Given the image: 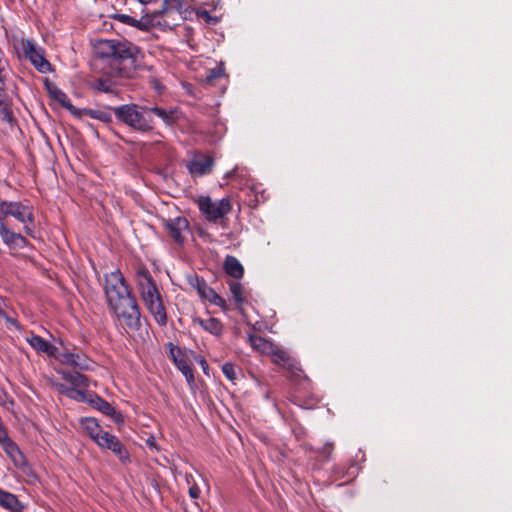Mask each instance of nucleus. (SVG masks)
<instances>
[{
    "label": "nucleus",
    "instance_id": "4c0bfd02",
    "mask_svg": "<svg viewBox=\"0 0 512 512\" xmlns=\"http://www.w3.org/2000/svg\"><path fill=\"white\" fill-rule=\"evenodd\" d=\"M28 245H29V241L27 240V238L19 233L17 236V239H16L15 249L16 248H25Z\"/></svg>",
    "mask_w": 512,
    "mask_h": 512
},
{
    "label": "nucleus",
    "instance_id": "412c9836",
    "mask_svg": "<svg viewBox=\"0 0 512 512\" xmlns=\"http://www.w3.org/2000/svg\"><path fill=\"white\" fill-rule=\"evenodd\" d=\"M62 378L69 382L72 388H83L89 387V378L77 371H61Z\"/></svg>",
    "mask_w": 512,
    "mask_h": 512
},
{
    "label": "nucleus",
    "instance_id": "6e6552de",
    "mask_svg": "<svg viewBox=\"0 0 512 512\" xmlns=\"http://www.w3.org/2000/svg\"><path fill=\"white\" fill-rule=\"evenodd\" d=\"M162 227L168 236L178 245H183L187 235L190 233V224L186 217L178 216L175 218L162 219Z\"/></svg>",
    "mask_w": 512,
    "mask_h": 512
},
{
    "label": "nucleus",
    "instance_id": "7ed1b4c3",
    "mask_svg": "<svg viewBox=\"0 0 512 512\" xmlns=\"http://www.w3.org/2000/svg\"><path fill=\"white\" fill-rule=\"evenodd\" d=\"M135 281L141 298L153 316L155 322L164 327L167 325L168 317L159 288L154 281L150 271L145 265H139L135 272Z\"/></svg>",
    "mask_w": 512,
    "mask_h": 512
},
{
    "label": "nucleus",
    "instance_id": "2f4dec72",
    "mask_svg": "<svg viewBox=\"0 0 512 512\" xmlns=\"http://www.w3.org/2000/svg\"><path fill=\"white\" fill-rule=\"evenodd\" d=\"M185 0H163L162 11H181L184 7Z\"/></svg>",
    "mask_w": 512,
    "mask_h": 512
},
{
    "label": "nucleus",
    "instance_id": "5701e85b",
    "mask_svg": "<svg viewBox=\"0 0 512 512\" xmlns=\"http://www.w3.org/2000/svg\"><path fill=\"white\" fill-rule=\"evenodd\" d=\"M51 98L56 100L63 108L67 109L73 115H79V110L71 103L68 95L59 88L49 90Z\"/></svg>",
    "mask_w": 512,
    "mask_h": 512
},
{
    "label": "nucleus",
    "instance_id": "39448f33",
    "mask_svg": "<svg viewBox=\"0 0 512 512\" xmlns=\"http://www.w3.org/2000/svg\"><path fill=\"white\" fill-rule=\"evenodd\" d=\"M198 207L200 212L209 222H217L219 219L224 218V216L232 209V205L228 198H222L219 201H212L208 196L199 198Z\"/></svg>",
    "mask_w": 512,
    "mask_h": 512
},
{
    "label": "nucleus",
    "instance_id": "7c9ffc66",
    "mask_svg": "<svg viewBox=\"0 0 512 512\" xmlns=\"http://www.w3.org/2000/svg\"><path fill=\"white\" fill-rule=\"evenodd\" d=\"M90 393L91 392L87 391V389L72 388L68 398L77 402L88 403Z\"/></svg>",
    "mask_w": 512,
    "mask_h": 512
},
{
    "label": "nucleus",
    "instance_id": "cd10ccee",
    "mask_svg": "<svg viewBox=\"0 0 512 512\" xmlns=\"http://www.w3.org/2000/svg\"><path fill=\"white\" fill-rule=\"evenodd\" d=\"M334 450L333 442H326L321 448L314 451L315 457L321 463H326L331 460V456Z\"/></svg>",
    "mask_w": 512,
    "mask_h": 512
},
{
    "label": "nucleus",
    "instance_id": "0eeeda50",
    "mask_svg": "<svg viewBox=\"0 0 512 512\" xmlns=\"http://www.w3.org/2000/svg\"><path fill=\"white\" fill-rule=\"evenodd\" d=\"M14 217L21 223H33L34 216L32 208L21 202L1 201L0 202V223L5 222L7 217Z\"/></svg>",
    "mask_w": 512,
    "mask_h": 512
},
{
    "label": "nucleus",
    "instance_id": "4be33fe9",
    "mask_svg": "<svg viewBox=\"0 0 512 512\" xmlns=\"http://www.w3.org/2000/svg\"><path fill=\"white\" fill-rule=\"evenodd\" d=\"M81 426L95 443H97L100 439L99 437L106 432L100 427L97 420L94 418L82 419Z\"/></svg>",
    "mask_w": 512,
    "mask_h": 512
},
{
    "label": "nucleus",
    "instance_id": "f704fd0d",
    "mask_svg": "<svg viewBox=\"0 0 512 512\" xmlns=\"http://www.w3.org/2000/svg\"><path fill=\"white\" fill-rule=\"evenodd\" d=\"M151 22H152V20L150 18L142 17L140 20L136 19V23L132 27H136L141 30H149V28L152 25Z\"/></svg>",
    "mask_w": 512,
    "mask_h": 512
},
{
    "label": "nucleus",
    "instance_id": "9b49d317",
    "mask_svg": "<svg viewBox=\"0 0 512 512\" xmlns=\"http://www.w3.org/2000/svg\"><path fill=\"white\" fill-rule=\"evenodd\" d=\"M99 438V441L96 443L99 447L110 450L122 463L130 461L129 452L118 437L106 431Z\"/></svg>",
    "mask_w": 512,
    "mask_h": 512
},
{
    "label": "nucleus",
    "instance_id": "f3484780",
    "mask_svg": "<svg viewBox=\"0 0 512 512\" xmlns=\"http://www.w3.org/2000/svg\"><path fill=\"white\" fill-rule=\"evenodd\" d=\"M269 354H271V359L275 364L283 366L290 371H294V369H296L295 360L291 358L285 350L273 345Z\"/></svg>",
    "mask_w": 512,
    "mask_h": 512
},
{
    "label": "nucleus",
    "instance_id": "37998d69",
    "mask_svg": "<svg viewBox=\"0 0 512 512\" xmlns=\"http://www.w3.org/2000/svg\"><path fill=\"white\" fill-rule=\"evenodd\" d=\"M23 224H24V232H25L28 236L33 237V238H34V237H35V235H34V230H33V228L29 225L30 223H29V222H27V223H23Z\"/></svg>",
    "mask_w": 512,
    "mask_h": 512
},
{
    "label": "nucleus",
    "instance_id": "79ce46f5",
    "mask_svg": "<svg viewBox=\"0 0 512 512\" xmlns=\"http://www.w3.org/2000/svg\"><path fill=\"white\" fill-rule=\"evenodd\" d=\"M189 494L192 498H198L199 494H200V490L199 488L196 486V485H193L189 488Z\"/></svg>",
    "mask_w": 512,
    "mask_h": 512
},
{
    "label": "nucleus",
    "instance_id": "2eb2a0df",
    "mask_svg": "<svg viewBox=\"0 0 512 512\" xmlns=\"http://www.w3.org/2000/svg\"><path fill=\"white\" fill-rule=\"evenodd\" d=\"M26 341L38 353H44L50 357H55L57 359L59 354L58 348L49 343L48 341H46L41 336L36 335L33 332H30V336L26 337Z\"/></svg>",
    "mask_w": 512,
    "mask_h": 512
},
{
    "label": "nucleus",
    "instance_id": "c03bdc74",
    "mask_svg": "<svg viewBox=\"0 0 512 512\" xmlns=\"http://www.w3.org/2000/svg\"><path fill=\"white\" fill-rule=\"evenodd\" d=\"M152 483H153V484H155V485H154L155 489H156L157 491H159L160 487H159V485H158V482H152Z\"/></svg>",
    "mask_w": 512,
    "mask_h": 512
},
{
    "label": "nucleus",
    "instance_id": "4468645a",
    "mask_svg": "<svg viewBox=\"0 0 512 512\" xmlns=\"http://www.w3.org/2000/svg\"><path fill=\"white\" fill-rule=\"evenodd\" d=\"M88 404L102 412L104 415L111 417L115 422L122 421V416L119 412L115 410V408L107 402L105 399L100 397L94 392L90 393V397L88 400Z\"/></svg>",
    "mask_w": 512,
    "mask_h": 512
},
{
    "label": "nucleus",
    "instance_id": "473e14b6",
    "mask_svg": "<svg viewBox=\"0 0 512 512\" xmlns=\"http://www.w3.org/2000/svg\"><path fill=\"white\" fill-rule=\"evenodd\" d=\"M222 372L224 376L231 382H234L238 378L236 367L231 362H226L222 365Z\"/></svg>",
    "mask_w": 512,
    "mask_h": 512
},
{
    "label": "nucleus",
    "instance_id": "ea45409f",
    "mask_svg": "<svg viewBox=\"0 0 512 512\" xmlns=\"http://www.w3.org/2000/svg\"><path fill=\"white\" fill-rule=\"evenodd\" d=\"M7 300L4 297L0 296V318L6 317L7 314Z\"/></svg>",
    "mask_w": 512,
    "mask_h": 512
},
{
    "label": "nucleus",
    "instance_id": "58836bf2",
    "mask_svg": "<svg viewBox=\"0 0 512 512\" xmlns=\"http://www.w3.org/2000/svg\"><path fill=\"white\" fill-rule=\"evenodd\" d=\"M359 470H360V467L358 465H356V464L352 465L348 469L347 474H346V476L349 477L348 480H354L357 477V473Z\"/></svg>",
    "mask_w": 512,
    "mask_h": 512
},
{
    "label": "nucleus",
    "instance_id": "a18cd8bd",
    "mask_svg": "<svg viewBox=\"0 0 512 512\" xmlns=\"http://www.w3.org/2000/svg\"><path fill=\"white\" fill-rule=\"evenodd\" d=\"M201 364H202V366H204V365H206V366H207V362H206V360L202 359V360H201ZM203 369L205 370V367H203Z\"/></svg>",
    "mask_w": 512,
    "mask_h": 512
},
{
    "label": "nucleus",
    "instance_id": "c85d7f7f",
    "mask_svg": "<svg viewBox=\"0 0 512 512\" xmlns=\"http://www.w3.org/2000/svg\"><path fill=\"white\" fill-rule=\"evenodd\" d=\"M85 114L92 119L102 121L104 123L112 122L111 112L108 110L101 109H87Z\"/></svg>",
    "mask_w": 512,
    "mask_h": 512
},
{
    "label": "nucleus",
    "instance_id": "dca6fc26",
    "mask_svg": "<svg viewBox=\"0 0 512 512\" xmlns=\"http://www.w3.org/2000/svg\"><path fill=\"white\" fill-rule=\"evenodd\" d=\"M214 160L210 156H200L192 159L188 164L187 168L192 175L204 176L212 171Z\"/></svg>",
    "mask_w": 512,
    "mask_h": 512
},
{
    "label": "nucleus",
    "instance_id": "72a5a7b5",
    "mask_svg": "<svg viewBox=\"0 0 512 512\" xmlns=\"http://www.w3.org/2000/svg\"><path fill=\"white\" fill-rule=\"evenodd\" d=\"M196 15L208 24H216L218 22V17L211 16L209 11L203 8H197Z\"/></svg>",
    "mask_w": 512,
    "mask_h": 512
},
{
    "label": "nucleus",
    "instance_id": "e433bc0d",
    "mask_svg": "<svg viewBox=\"0 0 512 512\" xmlns=\"http://www.w3.org/2000/svg\"><path fill=\"white\" fill-rule=\"evenodd\" d=\"M54 386L61 395H64L66 397L69 396L72 389V386H67L63 383H55Z\"/></svg>",
    "mask_w": 512,
    "mask_h": 512
},
{
    "label": "nucleus",
    "instance_id": "a878e982",
    "mask_svg": "<svg viewBox=\"0 0 512 512\" xmlns=\"http://www.w3.org/2000/svg\"><path fill=\"white\" fill-rule=\"evenodd\" d=\"M249 343L252 348L261 353H269L273 344L259 335H249Z\"/></svg>",
    "mask_w": 512,
    "mask_h": 512
},
{
    "label": "nucleus",
    "instance_id": "a19ab883",
    "mask_svg": "<svg viewBox=\"0 0 512 512\" xmlns=\"http://www.w3.org/2000/svg\"><path fill=\"white\" fill-rule=\"evenodd\" d=\"M3 319H5L8 323L12 324L17 329H20V323L18 322V320H16L15 318L10 317L8 315V313L6 314V317H3Z\"/></svg>",
    "mask_w": 512,
    "mask_h": 512
},
{
    "label": "nucleus",
    "instance_id": "20e7f679",
    "mask_svg": "<svg viewBox=\"0 0 512 512\" xmlns=\"http://www.w3.org/2000/svg\"><path fill=\"white\" fill-rule=\"evenodd\" d=\"M110 109L119 122L138 132L147 133L154 129V121L149 115L148 105L124 104Z\"/></svg>",
    "mask_w": 512,
    "mask_h": 512
},
{
    "label": "nucleus",
    "instance_id": "c756f323",
    "mask_svg": "<svg viewBox=\"0 0 512 512\" xmlns=\"http://www.w3.org/2000/svg\"><path fill=\"white\" fill-rule=\"evenodd\" d=\"M224 77V68L217 66L213 69H209L205 76V82L208 85H215L216 81Z\"/></svg>",
    "mask_w": 512,
    "mask_h": 512
},
{
    "label": "nucleus",
    "instance_id": "aec40b11",
    "mask_svg": "<svg viewBox=\"0 0 512 512\" xmlns=\"http://www.w3.org/2000/svg\"><path fill=\"white\" fill-rule=\"evenodd\" d=\"M193 322L212 335L219 336L222 334L223 325L217 318L209 317L207 319H203L197 317L193 319Z\"/></svg>",
    "mask_w": 512,
    "mask_h": 512
},
{
    "label": "nucleus",
    "instance_id": "b1692460",
    "mask_svg": "<svg viewBox=\"0 0 512 512\" xmlns=\"http://www.w3.org/2000/svg\"><path fill=\"white\" fill-rule=\"evenodd\" d=\"M0 506L11 512H21L23 505L18 498L9 492L0 489Z\"/></svg>",
    "mask_w": 512,
    "mask_h": 512
},
{
    "label": "nucleus",
    "instance_id": "ddd939ff",
    "mask_svg": "<svg viewBox=\"0 0 512 512\" xmlns=\"http://www.w3.org/2000/svg\"><path fill=\"white\" fill-rule=\"evenodd\" d=\"M7 66V61L4 57L2 50L0 49V118L12 125L15 122L13 112L11 110L7 95L4 90V71Z\"/></svg>",
    "mask_w": 512,
    "mask_h": 512
},
{
    "label": "nucleus",
    "instance_id": "f03ea898",
    "mask_svg": "<svg viewBox=\"0 0 512 512\" xmlns=\"http://www.w3.org/2000/svg\"><path fill=\"white\" fill-rule=\"evenodd\" d=\"M105 296L110 309L132 331L141 327V313L135 297L119 269L105 275Z\"/></svg>",
    "mask_w": 512,
    "mask_h": 512
},
{
    "label": "nucleus",
    "instance_id": "6ab92c4d",
    "mask_svg": "<svg viewBox=\"0 0 512 512\" xmlns=\"http://www.w3.org/2000/svg\"><path fill=\"white\" fill-rule=\"evenodd\" d=\"M223 268L226 274L234 279H240L244 275L243 265L235 256L227 255L224 260Z\"/></svg>",
    "mask_w": 512,
    "mask_h": 512
},
{
    "label": "nucleus",
    "instance_id": "f257e3e1",
    "mask_svg": "<svg viewBox=\"0 0 512 512\" xmlns=\"http://www.w3.org/2000/svg\"><path fill=\"white\" fill-rule=\"evenodd\" d=\"M94 69L101 74L91 87L99 92L115 93L117 86L125 79L136 75L139 62V48L127 40H99L94 46Z\"/></svg>",
    "mask_w": 512,
    "mask_h": 512
},
{
    "label": "nucleus",
    "instance_id": "1a4fd4ad",
    "mask_svg": "<svg viewBox=\"0 0 512 512\" xmlns=\"http://www.w3.org/2000/svg\"><path fill=\"white\" fill-rule=\"evenodd\" d=\"M23 52L30 60L32 65L40 72V73H48L51 71V64L45 58V53L43 48L39 47L33 40L26 39L22 42Z\"/></svg>",
    "mask_w": 512,
    "mask_h": 512
},
{
    "label": "nucleus",
    "instance_id": "423d86ee",
    "mask_svg": "<svg viewBox=\"0 0 512 512\" xmlns=\"http://www.w3.org/2000/svg\"><path fill=\"white\" fill-rule=\"evenodd\" d=\"M61 344L63 346V350L59 352L57 357L61 363L83 371L92 369L94 362L85 353L75 346L70 348L63 343Z\"/></svg>",
    "mask_w": 512,
    "mask_h": 512
},
{
    "label": "nucleus",
    "instance_id": "bb28decb",
    "mask_svg": "<svg viewBox=\"0 0 512 512\" xmlns=\"http://www.w3.org/2000/svg\"><path fill=\"white\" fill-rule=\"evenodd\" d=\"M231 295L238 307L242 306L245 302L244 289L241 283L231 280L228 282Z\"/></svg>",
    "mask_w": 512,
    "mask_h": 512
},
{
    "label": "nucleus",
    "instance_id": "393cba45",
    "mask_svg": "<svg viewBox=\"0 0 512 512\" xmlns=\"http://www.w3.org/2000/svg\"><path fill=\"white\" fill-rule=\"evenodd\" d=\"M19 233L8 228L6 222L0 223V237L3 243L10 249H15L16 239Z\"/></svg>",
    "mask_w": 512,
    "mask_h": 512
},
{
    "label": "nucleus",
    "instance_id": "9d476101",
    "mask_svg": "<svg viewBox=\"0 0 512 512\" xmlns=\"http://www.w3.org/2000/svg\"><path fill=\"white\" fill-rule=\"evenodd\" d=\"M190 284L197 290L202 299L209 301L211 304L220 307L224 311L229 309L226 301L213 288L209 287L202 277L195 275L194 278L190 280Z\"/></svg>",
    "mask_w": 512,
    "mask_h": 512
},
{
    "label": "nucleus",
    "instance_id": "c9c22d12",
    "mask_svg": "<svg viewBox=\"0 0 512 512\" xmlns=\"http://www.w3.org/2000/svg\"><path fill=\"white\" fill-rule=\"evenodd\" d=\"M114 18L130 26H133L136 23V19L127 14H116L114 15Z\"/></svg>",
    "mask_w": 512,
    "mask_h": 512
},
{
    "label": "nucleus",
    "instance_id": "a211bd4d",
    "mask_svg": "<svg viewBox=\"0 0 512 512\" xmlns=\"http://www.w3.org/2000/svg\"><path fill=\"white\" fill-rule=\"evenodd\" d=\"M149 114L152 113L159 117L167 126H173L179 119V111L177 109L166 110L158 106H148Z\"/></svg>",
    "mask_w": 512,
    "mask_h": 512
},
{
    "label": "nucleus",
    "instance_id": "f8f14e48",
    "mask_svg": "<svg viewBox=\"0 0 512 512\" xmlns=\"http://www.w3.org/2000/svg\"><path fill=\"white\" fill-rule=\"evenodd\" d=\"M170 351L169 357L175 364V366L179 369V371L183 374L189 384L194 383V373L191 361L189 360L186 353L179 347L174 346L172 343H169Z\"/></svg>",
    "mask_w": 512,
    "mask_h": 512
}]
</instances>
